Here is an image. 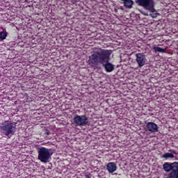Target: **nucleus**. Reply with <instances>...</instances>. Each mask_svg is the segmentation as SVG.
<instances>
[{"mask_svg":"<svg viewBox=\"0 0 178 178\" xmlns=\"http://www.w3.org/2000/svg\"><path fill=\"white\" fill-rule=\"evenodd\" d=\"M111 55H112V50L102 49L100 51H94L88 57V64L89 66H98L99 63L103 65L106 72L111 73L115 70V65L109 63L111 60Z\"/></svg>","mask_w":178,"mask_h":178,"instance_id":"f257e3e1","label":"nucleus"},{"mask_svg":"<svg viewBox=\"0 0 178 178\" xmlns=\"http://www.w3.org/2000/svg\"><path fill=\"white\" fill-rule=\"evenodd\" d=\"M136 2L138 6H142L145 10L150 12V16L153 19L157 17L158 13H156V10H155V2L154 0H136Z\"/></svg>","mask_w":178,"mask_h":178,"instance_id":"f03ea898","label":"nucleus"},{"mask_svg":"<svg viewBox=\"0 0 178 178\" xmlns=\"http://www.w3.org/2000/svg\"><path fill=\"white\" fill-rule=\"evenodd\" d=\"M164 172L167 173L170 172L168 177L165 178H178V162L173 163L166 162L163 165Z\"/></svg>","mask_w":178,"mask_h":178,"instance_id":"7ed1b4c3","label":"nucleus"},{"mask_svg":"<svg viewBox=\"0 0 178 178\" xmlns=\"http://www.w3.org/2000/svg\"><path fill=\"white\" fill-rule=\"evenodd\" d=\"M1 129L3 131V133L6 136H9L10 134H15V127L13 126V123L10 121H5L2 123L1 126Z\"/></svg>","mask_w":178,"mask_h":178,"instance_id":"20e7f679","label":"nucleus"},{"mask_svg":"<svg viewBox=\"0 0 178 178\" xmlns=\"http://www.w3.org/2000/svg\"><path fill=\"white\" fill-rule=\"evenodd\" d=\"M74 123L76 126H88L90 122L88 121V118L84 115L74 116Z\"/></svg>","mask_w":178,"mask_h":178,"instance_id":"39448f33","label":"nucleus"},{"mask_svg":"<svg viewBox=\"0 0 178 178\" xmlns=\"http://www.w3.org/2000/svg\"><path fill=\"white\" fill-rule=\"evenodd\" d=\"M136 62L138 63V67H143L147 62V58L143 53H138L136 54Z\"/></svg>","mask_w":178,"mask_h":178,"instance_id":"423d86ee","label":"nucleus"},{"mask_svg":"<svg viewBox=\"0 0 178 178\" xmlns=\"http://www.w3.org/2000/svg\"><path fill=\"white\" fill-rule=\"evenodd\" d=\"M146 131H149L150 133H158L159 130V127L154 122H148L146 124Z\"/></svg>","mask_w":178,"mask_h":178,"instance_id":"0eeeda50","label":"nucleus"},{"mask_svg":"<svg viewBox=\"0 0 178 178\" xmlns=\"http://www.w3.org/2000/svg\"><path fill=\"white\" fill-rule=\"evenodd\" d=\"M171 152V153H169ZM169 152L167 153H164L161 156V159H164V161H168V159H173V158H175V155H173V154H175L176 155V154H177L176 152V150L175 149H170Z\"/></svg>","mask_w":178,"mask_h":178,"instance_id":"6e6552de","label":"nucleus"},{"mask_svg":"<svg viewBox=\"0 0 178 178\" xmlns=\"http://www.w3.org/2000/svg\"><path fill=\"white\" fill-rule=\"evenodd\" d=\"M106 169L109 173H113L118 170V166H116V163L110 162L107 164Z\"/></svg>","mask_w":178,"mask_h":178,"instance_id":"1a4fd4ad","label":"nucleus"},{"mask_svg":"<svg viewBox=\"0 0 178 178\" xmlns=\"http://www.w3.org/2000/svg\"><path fill=\"white\" fill-rule=\"evenodd\" d=\"M38 159L42 162H45V148H42L39 150Z\"/></svg>","mask_w":178,"mask_h":178,"instance_id":"9d476101","label":"nucleus"},{"mask_svg":"<svg viewBox=\"0 0 178 178\" xmlns=\"http://www.w3.org/2000/svg\"><path fill=\"white\" fill-rule=\"evenodd\" d=\"M54 152H52L51 149H45V163L49 162V159H51V156H52V154Z\"/></svg>","mask_w":178,"mask_h":178,"instance_id":"9b49d317","label":"nucleus"},{"mask_svg":"<svg viewBox=\"0 0 178 178\" xmlns=\"http://www.w3.org/2000/svg\"><path fill=\"white\" fill-rule=\"evenodd\" d=\"M124 2V6L125 8H128V9H131L133 8V5H134V1L133 0H122Z\"/></svg>","mask_w":178,"mask_h":178,"instance_id":"f8f14e48","label":"nucleus"},{"mask_svg":"<svg viewBox=\"0 0 178 178\" xmlns=\"http://www.w3.org/2000/svg\"><path fill=\"white\" fill-rule=\"evenodd\" d=\"M6 37H8L6 29L0 28V40H6Z\"/></svg>","mask_w":178,"mask_h":178,"instance_id":"ddd939ff","label":"nucleus"},{"mask_svg":"<svg viewBox=\"0 0 178 178\" xmlns=\"http://www.w3.org/2000/svg\"><path fill=\"white\" fill-rule=\"evenodd\" d=\"M153 49L155 52H160L161 54H166V49H162V47H153Z\"/></svg>","mask_w":178,"mask_h":178,"instance_id":"4468645a","label":"nucleus"},{"mask_svg":"<svg viewBox=\"0 0 178 178\" xmlns=\"http://www.w3.org/2000/svg\"><path fill=\"white\" fill-rule=\"evenodd\" d=\"M90 177H91V175H90L86 176V178H90Z\"/></svg>","mask_w":178,"mask_h":178,"instance_id":"2eb2a0df","label":"nucleus"},{"mask_svg":"<svg viewBox=\"0 0 178 178\" xmlns=\"http://www.w3.org/2000/svg\"><path fill=\"white\" fill-rule=\"evenodd\" d=\"M46 133H47V134H49V132H48V131H47V130H46Z\"/></svg>","mask_w":178,"mask_h":178,"instance_id":"dca6fc26","label":"nucleus"}]
</instances>
